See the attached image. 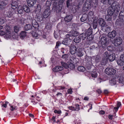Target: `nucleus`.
<instances>
[{"instance_id": "nucleus-59", "label": "nucleus", "mask_w": 124, "mask_h": 124, "mask_svg": "<svg viewBox=\"0 0 124 124\" xmlns=\"http://www.w3.org/2000/svg\"><path fill=\"white\" fill-rule=\"evenodd\" d=\"M107 50L109 51H111L112 50V47L110 46H108L107 47Z\"/></svg>"}, {"instance_id": "nucleus-49", "label": "nucleus", "mask_w": 124, "mask_h": 124, "mask_svg": "<svg viewBox=\"0 0 124 124\" xmlns=\"http://www.w3.org/2000/svg\"><path fill=\"white\" fill-rule=\"evenodd\" d=\"M69 61L72 62H74V61L76 59L75 58L73 57H71L70 58Z\"/></svg>"}, {"instance_id": "nucleus-17", "label": "nucleus", "mask_w": 124, "mask_h": 124, "mask_svg": "<svg viewBox=\"0 0 124 124\" xmlns=\"http://www.w3.org/2000/svg\"><path fill=\"white\" fill-rule=\"evenodd\" d=\"M37 7L38 8L39 7L40 8V9H38V8H37L36 10H35L34 11V13L36 15V16H39L40 15V11L41 10V6L40 5H38Z\"/></svg>"}, {"instance_id": "nucleus-52", "label": "nucleus", "mask_w": 124, "mask_h": 124, "mask_svg": "<svg viewBox=\"0 0 124 124\" xmlns=\"http://www.w3.org/2000/svg\"><path fill=\"white\" fill-rule=\"evenodd\" d=\"M9 16H13L14 13H15L14 11H9Z\"/></svg>"}, {"instance_id": "nucleus-39", "label": "nucleus", "mask_w": 124, "mask_h": 124, "mask_svg": "<svg viewBox=\"0 0 124 124\" xmlns=\"http://www.w3.org/2000/svg\"><path fill=\"white\" fill-rule=\"evenodd\" d=\"M69 55L68 54H66L63 55L62 56V58L64 59L65 60L68 59Z\"/></svg>"}, {"instance_id": "nucleus-14", "label": "nucleus", "mask_w": 124, "mask_h": 124, "mask_svg": "<svg viewBox=\"0 0 124 124\" xmlns=\"http://www.w3.org/2000/svg\"><path fill=\"white\" fill-rule=\"evenodd\" d=\"M121 62H124V54L121 55L120 57V60H117V63L118 65L121 66L122 64Z\"/></svg>"}, {"instance_id": "nucleus-58", "label": "nucleus", "mask_w": 124, "mask_h": 124, "mask_svg": "<svg viewBox=\"0 0 124 124\" xmlns=\"http://www.w3.org/2000/svg\"><path fill=\"white\" fill-rule=\"evenodd\" d=\"M70 1L69 0H68L67 1L66 4L67 6V7H68L69 6H70Z\"/></svg>"}, {"instance_id": "nucleus-24", "label": "nucleus", "mask_w": 124, "mask_h": 124, "mask_svg": "<svg viewBox=\"0 0 124 124\" xmlns=\"http://www.w3.org/2000/svg\"><path fill=\"white\" fill-rule=\"evenodd\" d=\"M26 35V32L24 31H22L20 34V36L22 39H23L25 38Z\"/></svg>"}, {"instance_id": "nucleus-44", "label": "nucleus", "mask_w": 124, "mask_h": 124, "mask_svg": "<svg viewBox=\"0 0 124 124\" xmlns=\"http://www.w3.org/2000/svg\"><path fill=\"white\" fill-rule=\"evenodd\" d=\"M110 83L112 85H115L116 83V81L115 79H112L110 81Z\"/></svg>"}, {"instance_id": "nucleus-50", "label": "nucleus", "mask_w": 124, "mask_h": 124, "mask_svg": "<svg viewBox=\"0 0 124 124\" xmlns=\"http://www.w3.org/2000/svg\"><path fill=\"white\" fill-rule=\"evenodd\" d=\"M92 2L94 4V5H97L98 3V0H92Z\"/></svg>"}, {"instance_id": "nucleus-28", "label": "nucleus", "mask_w": 124, "mask_h": 124, "mask_svg": "<svg viewBox=\"0 0 124 124\" xmlns=\"http://www.w3.org/2000/svg\"><path fill=\"white\" fill-rule=\"evenodd\" d=\"M22 7L20 6H18L17 8L18 13L19 14H22L23 13V10Z\"/></svg>"}, {"instance_id": "nucleus-36", "label": "nucleus", "mask_w": 124, "mask_h": 124, "mask_svg": "<svg viewBox=\"0 0 124 124\" xmlns=\"http://www.w3.org/2000/svg\"><path fill=\"white\" fill-rule=\"evenodd\" d=\"M61 64L62 66L65 68L67 69L69 68V64H67L66 63L63 62H61Z\"/></svg>"}, {"instance_id": "nucleus-16", "label": "nucleus", "mask_w": 124, "mask_h": 124, "mask_svg": "<svg viewBox=\"0 0 124 124\" xmlns=\"http://www.w3.org/2000/svg\"><path fill=\"white\" fill-rule=\"evenodd\" d=\"M77 50L76 52L77 56L80 57L83 55V54L82 52L81 49L79 48H77Z\"/></svg>"}, {"instance_id": "nucleus-2", "label": "nucleus", "mask_w": 124, "mask_h": 124, "mask_svg": "<svg viewBox=\"0 0 124 124\" xmlns=\"http://www.w3.org/2000/svg\"><path fill=\"white\" fill-rule=\"evenodd\" d=\"M116 71L115 70L111 68H107L105 70V73L109 75H114L116 73Z\"/></svg>"}, {"instance_id": "nucleus-34", "label": "nucleus", "mask_w": 124, "mask_h": 124, "mask_svg": "<svg viewBox=\"0 0 124 124\" xmlns=\"http://www.w3.org/2000/svg\"><path fill=\"white\" fill-rule=\"evenodd\" d=\"M93 26L94 29H96L98 23L97 21L94 20L93 23Z\"/></svg>"}, {"instance_id": "nucleus-37", "label": "nucleus", "mask_w": 124, "mask_h": 124, "mask_svg": "<svg viewBox=\"0 0 124 124\" xmlns=\"http://www.w3.org/2000/svg\"><path fill=\"white\" fill-rule=\"evenodd\" d=\"M78 70L81 71H83L85 70V68L83 66H80L77 68Z\"/></svg>"}, {"instance_id": "nucleus-13", "label": "nucleus", "mask_w": 124, "mask_h": 124, "mask_svg": "<svg viewBox=\"0 0 124 124\" xmlns=\"http://www.w3.org/2000/svg\"><path fill=\"white\" fill-rule=\"evenodd\" d=\"M7 5L6 2L2 1L0 3V11H2L6 8V6Z\"/></svg>"}, {"instance_id": "nucleus-60", "label": "nucleus", "mask_w": 124, "mask_h": 124, "mask_svg": "<svg viewBox=\"0 0 124 124\" xmlns=\"http://www.w3.org/2000/svg\"><path fill=\"white\" fill-rule=\"evenodd\" d=\"M68 93L69 94H71L72 93V90L71 89H69L67 91Z\"/></svg>"}, {"instance_id": "nucleus-22", "label": "nucleus", "mask_w": 124, "mask_h": 124, "mask_svg": "<svg viewBox=\"0 0 124 124\" xmlns=\"http://www.w3.org/2000/svg\"><path fill=\"white\" fill-rule=\"evenodd\" d=\"M23 9L26 13H29L30 12V10L29 8L27 6L25 5H24L23 6Z\"/></svg>"}, {"instance_id": "nucleus-8", "label": "nucleus", "mask_w": 124, "mask_h": 124, "mask_svg": "<svg viewBox=\"0 0 124 124\" xmlns=\"http://www.w3.org/2000/svg\"><path fill=\"white\" fill-rule=\"evenodd\" d=\"M116 33L115 31L113 30L111 32H109L108 34L107 37L110 41H111V38H114L116 35Z\"/></svg>"}, {"instance_id": "nucleus-47", "label": "nucleus", "mask_w": 124, "mask_h": 124, "mask_svg": "<svg viewBox=\"0 0 124 124\" xmlns=\"http://www.w3.org/2000/svg\"><path fill=\"white\" fill-rule=\"evenodd\" d=\"M72 26L75 29L77 30L78 29V24H73Z\"/></svg>"}, {"instance_id": "nucleus-62", "label": "nucleus", "mask_w": 124, "mask_h": 124, "mask_svg": "<svg viewBox=\"0 0 124 124\" xmlns=\"http://www.w3.org/2000/svg\"><path fill=\"white\" fill-rule=\"evenodd\" d=\"M119 16H124V11H121L120 12Z\"/></svg>"}, {"instance_id": "nucleus-32", "label": "nucleus", "mask_w": 124, "mask_h": 124, "mask_svg": "<svg viewBox=\"0 0 124 124\" xmlns=\"http://www.w3.org/2000/svg\"><path fill=\"white\" fill-rule=\"evenodd\" d=\"M117 105V107H115L114 108V110H115L116 112L118 110L119 108L121 105V102L118 101Z\"/></svg>"}, {"instance_id": "nucleus-19", "label": "nucleus", "mask_w": 124, "mask_h": 124, "mask_svg": "<svg viewBox=\"0 0 124 124\" xmlns=\"http://www.w3.org/2000/svg\"><path fill=\"white\" fill-rule=\"evenodd\" d=\"M108 58L110 61H113L115 59V56L114 54H109Z\"/></svg>"}, {"instance_id": "nucleus-7", "label": "nucleus", "mask_w": 124, "mask_h": 124, "mask_svg": "<svg viewBox=\"0 0 124 124\" xmlns=\"http://www.w3.org/2000/svg\"><path fill=\"white\" fill-rule=\"evenodd\" d=\"M122 42V40L121 38L117 37L114 39V45L116 46H118L121 44Z\"/></svg>"}, {"instance_id": "nucleus-4", "label": "nucleus", "mask_w": 124, "mask_h": 124, "mask_svg": "<svg viewBox=\"0 0 124 124\" xmlns=\"http://www.w3.org/2000/svg\"><path fill=\"white\" fill-rule=\"evenodd\" d=\"M78 35L79 33L77 31H71V33L67 34L66 37H69L70 39H72L73 37L77 36Z\"/></svg>"}, {"instance_id": "nucleus-53", "label": "nucleus", "mask_w": 124, "mask_h": 124, "mask_svg": "<svg viewBox=\"0 0 124 124\" xmlns=\"http://www.w3.org/2000/svg\"><path fill=\"white\" fill-rule=\"evenodd\" d=\"M101 2L104 4H106L107 3L108 0H101Z\"/></svg>"}, {"instance_id": "nucleus-3", "label": "nucleus", "mask_w": 124, "mask_h": 124, "mask_svg": "<svg viewBox=\"0 0 124 124\" xmlns=\"http://www.w3.org/2000/svg\"><path fill=\"white\" fill-rule=\"evenodd\" d=\"M120 7L119 3L116 1L111 5H110V8L114 10L115 11L116 10V13H118L119 12L118 10L120 9Z\"/></svg>"}, {"instance_id": "nucleus-23", "label": "nucleus", "mask_w": 124, "mask_h": 124, "mask_svg": "<svg viewBox=\"0 0 124 124\" xmlns=\"http://www.w3.org/2000/svg\"><path fill=\"white\" fill-rule=\"evenodd\" d=\"M89 9V6L88 4H86L83 8V11L85 13H86Z\"/></svg>"}, {"instance_id": "nucleus-31", "label": "nucleus", "mask_w": 124, "mask_h": 124, "mask_svg": "<svg viewBox=\"0 0 124 124\" xmlns=\"http://www.w3.org/2000/svg\"><path fill=\"white\" fill-rule=\"evenodd\" d=\"M5 37L7 38H9L11 36V34L10 31H7V32L5 33Z\"/></svg>"}, {"instance_id": "nucleus-12", "label": "nucleus", "mask_w": 124, "mask_h": 124, "mask_svg": "<svg viewBox=\"0 0 124 124\" xmlns=\"http://www.w3.org/2000/svg\"><path fill=\"white\" fill-rule=\"evenodd\" d=\"M99 25L102 26L104 27L106 24V23L104 19L101 18H100L98 20Z\"/></svg>"}, {"instance_id": "nucleus-6", "label": "nucleus", "mask_w": 124, "mask_h": 124, "mask_svg": "<svg viewBox=\"0 0 124 124\" xmlns=\"http://www.w3.org/2000/svg\"><path fill=\"white\" fill-rule=\"evenodd\" d=\"M109 54L108 52L106 51L103 54V57L102 61V64L104 65L106 64L108 59Z\"/></svg>"}, {"instance_id": "nucleus-42", "label": "nucleus", "mask_w": 124, "mask_h": 124, "mask_svg": "<svg viewBox=\"0 0 124 124\" xmlns=\"http://www.w3.org/2000/svg\"><path fill=\"white\" fill-rule=\"evenodd\" d=\"M95 61L96 63H97L99 62L100 60V57L99 56H95L94 57Z\"/></svg>"}, {"instance_id": "nucleus-63", "label": "nucleus", "mask_w": 124, "mask_h": 124, "mask_svg": "<svg viewBox=\"0 0 124 124\" xmlns=\"http://www.w3.org/2000/svg\"><path fill=\"white\" fill-rule=\"evenodd\" d=\"M65 87L64 86H59V87L58 88L60 90H63L65 89Z\"/></svg>"}, {"instance_id": "nucleus-45", "label": "nucleus", "mask_w": 124, "mask_h": 124, "mask_svg": "<svg viewBox=\"0 0 124 124\" xmlns=\"http://www.w3.org/2000/svg\"><path fill=\"white\" fill-rule=\"evenodd\" d=\"M114 0H108L107 3L109 5H112L115 1Z\"/></svg>"}, {"instance_id": "nucleus-57", "label": "nucleus", "mask_w": 124, "mask_h": 124, "mask_svg": "<svg viewBox=\"0 0 124 124\" xmlns=\"http://www.w3.org/2000/svg\"><path fill=\"white\" fill-rule=\"evenodd\" d=\"M5 33L2 30H0V35H3L5 34Z\"/></svg>"}, {"instance_id": "nucleus-55", "label": "nucleus", "mask_w": 124, "mask_h": 124, "mask_svg": "<svg viewBox=\"0 0 124 124\" xmlns=\"http://www.w3.org/2000/svg\"><path fill=\"white\" fill-rule=\"evenodd\" d=\"M69 108L70 110H76V109L75 107H73L72 106H71L69 107Z\"/></svg>"}, {"instance_id": "nucleus-51", "label": "nucleus", "mask_w": 124, "mask_h": 124, "mask_svg": "<svg viewBox=\"0 0 124 124\" xmlns=\"http://www.w3.org/2000/svg\"><path fill=\"white\" fill-rule=\"evenodd\" d=\"M76 110L77 111H78L80 109V108L79 107V105L77 104H75Z\"/></svg>"}, {"instance_id": "nucleus-40", "label": "nucleus", "mask_w": 124, "mask_h": 124, "mask_svg": "<svg viewBox=\"0 0 124 124\" xmlns=\"http://www.w3.org/2000/svg\"><path fill=\"white\" fill-rule=\"evenodd\" d=\"M86 33H87L89 36H90L92 33V29L91 28H89Z\"/></svg>"}, {"instance_id": "nucleus-21", "label": "nucleus", "mask_w": 124, "mask_h": 124, "mask_svg": "<svg viewBox=\"0 0 124 124\" xmlns=\"http://www.w3.org/2000/svg\"><path fill=\"white\" fill-rule=\"evenodd\" d=\"M50 10L49 8H48L47 9H45L44 12L43 16H49L50 14Z\"/></svg>"}, {"instance_id": "nucleus-18", "label": "nucleus", "mask_w": 124, "mask_h": 124, "mask_svg": "<svg viewBox=\"0 0 124 124\" xmlns=\"http://www.w3.org/2000/svg\"><path fill=\"white\" fill-rule=\"evenodd\" d=\"M11 5L12 8L14 9L18 7L17 3L15 1H12Z\"/></svg>"}, {"instance_id": "nucleus-27", "label": "nucleus", "mask_w": 124, "mask_h": 124, "mask_svg": "<svg viewBox=\"0 0 124 124\" xmlns=\"http://www.w3.org/2000/svg\"><path fill=\"white\" fill-rule=\"evenodd\" d=\"M32 28V27L30 24H26L25 26L24 29L25 30H28L31 29Z\"/></svg>"}, {"instance_id": "nucleus-46", "label": "nucleus", "mask_w": 124, "mask_h": 124, "mask_svg": "<svg viewBox=\"0 0 124 124\" xmlns=\"http://www.w3.org/2000/svg\"><path fill=\"white\" fill-rule=\"evenodd\" d=\"M5 20L3 18H0V24H2L4 23L5 22Z\"/></svg>"}, {"instance_id": "nucleus-9", "label": "nucleus", "mask_w": 124, "mask_h": 124, "mask_svg": "<svg viewBox=\"0 0 124 124\" xmlns=\"http://www.w3.org/2000/svg\"><path fill=\"white\" fill-rule=\"evenodd\" d=\"M77 48L78 47H77L74 45L71 46L70 47V52L72 54H75L76 52H77Z\"/></svg>"}, {"instance_id": "nucleus-5", "label": "nucleus", "mask_w": 124, "mask_h": 124, "mask_svg": "<svg viewBox=\"0 0 124 124\" xmlns=\"http://www.w3.org/2000/svg\"><path fill=\"white\" fill-rule=\"evenodd\" d=\"M101 41L102 44L105 45L106 46H108L110 41L108 37H101Z\"/></svg>"}, {"instance_id": "nucleus-11", "label": "nucleus", "mask_w": 124, "mask_h": 124, "mask_svg": "<svg viewBox=\"0 0 124 124\" xmlns=\"http://www.w3.org/2000/svg\"><path fill=\"white\" fill-rule=\"evenodd\" d=\"M67 37L62 41V43L64 45H68L70 44V42H72L71 39H70L69 37Z\"/></svg>"}, {"instance_id": "nucleus-35", "label": "nucleus", "mask_w": 124, "mask_h": 124, "mask_svg": "<svg viewBox=\"0 0 124 124\" xmlns=\"http://www.w3.org/2000/svg\"><path fill=\"white\" fill-rule=\"evenodd\" d=\"M69 68H70L71 69H73L75 68V66L72 63L70 62L68 63Z\"/></svg>"}, {"instance_id": "nucleus-61", "label": "nucleus", "mask_w": 124, "mask_h": 124, "mask_svg": "<svg viewBox=\"0 0 124 124\" xmlns=\"http://www.w3.org/2000/svg\"><path fill=\"white\" fill-rule=\"evenodd\" d=\"M88 16H93V12L92 11H90L89 12Z\"/></svg>"}, {"instance_id": "nucleus-25", "label": "nucleus", "mask_w": 124, "mask_h": 124, "mask_svg": "<svg viewBox=\"0 0 124 124\" xmlns=\"http://www.w3.org/2000/svg\"><path fill=\"white\" fill-rule=\"evenodd\" d=\"M32 36L34 37H39V35H38L36 32V30H34L33 31H32L31 32Z\"/></svg>"}, {"instance_id": "nucleus-48", "label": "nucleus", "mask_w": 124, "mask_h": 124, "mask_svg": "<svg viewBox=\"0 0 124 124\" xmlns=\"http://www.w3.org/2000/svg\"><path fill=\"white\" fill-rule=\"evenodd\" d=\"M37 20L39 21H41L43 20L42 16H36Z\"/></svg>"}, {"instance_id": "nucleus-41", "label": "nucleus", "mask_w": 124, "mask_h": 124, "mask_svg": "<svg viewBox=\"0 0 124 124\" xmlns=\"http://www.w3.org/2000/svg\"><path fill=\"white\" fill-rule=\"evenodd\" d=\"M87 18V16H82L80 18V20L81 21L83 22L85 21Z\"/></svg>"}, {"instance_id": "nucleus-33", "label": "nucleus", "mask_w": 124, "mask_h": 124, "mask_svg": "<svg viewBox=\"0 0 124 124\" xmlns=\"http://www.w3.org/2000/svg\"><path fill=\"white\" fill-rule=\"evenodd\" d=\"M20 27L19 26H16L14 27V30L16 33H17L19 31Z\"/></svg>"}, {"instance_id": "nucleus-38", "label": "nucleus", "mask_w": 124, "mask_h": 124, "mask_svg": "<svg viewBox=\"0 0 124 124\" xmlns=\"http://www.w3.org/2000/svg\"><path fill=\"white\" fill-rule=\"evenodd\" d=\"M110 29V27L108 26H106V27L104 26L103 28L104 31L107 32L109 31Z\"/></svg>"}, {"instance_id": "nucleus-43", "label": "nucleus", "mask_w": 124, "mask_h": 124, "mask_svg": "<svg viewBox=\"0 0 124 124\" xmlns=\"http://www.w3.org/2000/svg\"><path fill=\"white\" fill-rule=\"evenodd\" d=\"M10 109L11 111H13L16 110L17 109V108L16 106H13L10 105Z\"/></svg>"}, {"instance_id": "nucleus-29", "label": "nucleus", "mask_w": 124, "mask_h": 124, "mask_svg": "<svg viewBox=\"0 0 124 124\" xmlns=\"http://www.w3.org/2000/svg\"><path fill=\"white\" fill-rule=\"evenodd\" d=\"M72 16H66L64 18V20L65 21L68 22L72 19Z\"/></svg>"}, {"instance_id": "nucleus-56", "label": "nucleus", "mask_w": 124, "mask_h": 124, "mask_svg": "<svg viewBox=\"0 0 124 124\" xmlns=\"http://www.w3.org/2000/svg\"><path fill=\"white\" fill-rule=\"evenodd\" d=\"M97 73H92V77L94 78H96L97 76Z\"/></svg>"}, {"instance_id": "nucleus-15", "label": "nucleus", "mask_w": 124, "mask_h": 124, "mask_svg": "<svg viewBox=\"0 0 124 124\" xmlns=\"http://www.w3.org/2000/svg\"><path fill=\"white\" fill-rule=\"evenodd\" d=\"M63 69V67L62 66H56L55 68L53 69V71L55 72H57L59 71H61Z\"/></svg>"}, {"instance_id": "nucleus-1", "label": "nucleus", "mask_w": 124, "mask_h": 124, "mask_svg": "<svg viewBox=\"0 0 124 124\" xmlns=\"http://www.w3.org/2000/svg\"><path fill=\"white\" fill-rule=\"evenodd\" d=\"M53 9L56 10V11L58 12V13L61 11L62 8V4L59 3H57L56 2H55L53 3Z\"/></svg>"}, {"instance_id": "nucleus-30", "label": "nucleus", "mask_w": 124, "mask_h": 124, "mask_svg": "<svg viewBox=\"0 0 124 124\" xmlns=\"http://www.w3.org/2000/svg\"><path fill=\"white\" fill-rule=\"evenodd\" d=\"M81 38L80 36L75 37L74 39V41L76 43H79L80 41Z\"/></svg>"}, {"instance_id": "nucleus-10", "label": "nucleus", "mask_w": 124, "mask_h": 124, "mask_svg": "<svg viewBox=\"0 0 124 124\" xmlns=\"http://www.w3.org/2000/svg\"><path fill=\"white\" fill-rule=\"evenodd\" d=\"M37 0H26L28 5L29 7H32L36 3Z\"/></svg>"}, {"instance_id": "nucleus-20", "label": "nucleus", "mask_w": 124, "mask_h": 124, "mask_svg": "<svg viewBox=\"0 0 124 124\" xmlns=\"http://www.w3.org/2000/svg\"><path fill=\"white\" fill-rule=\"evenodd\" d=\"M110 8L107 11V16H112L114 13L115 10L112 9H110Z\"/></svg>"}, {"instance_id": "nucleus-64", "label": "nucleus", "mask_w": 124, "mask_h": 124, "mask_svg": "<svg viewBox=\"0 0 124 124\" xmlns=\"http://www.w3.org/2000/svg\"><path fill=\"white\" fill-rule=\"evenodd\" d=\"M99 113L100 114L103 115L104 114L105 112L101 110L100 111Z\"/></svg>"}, {"instance_id": "nucleus-26", "label": "nucleus", "mask_w": 124, "mask_h": 124, "mask_svg": "<svg viewBox=\"0 0 124 124\" xmlns=\"http://www.w3.org/2000/svg\"><path fill=\"white\" fill-rule=\"evenodd\" d=\"M88 35L87 33H83L80 35V37L83 39L84 40L88 36H89Z\"/></svg>"}, {"instance_id": "nucleus-54", "label": "nucleus", "mask_w": 124, "mask_h": 124, "mask_svg": "<svg viewBox=\"0 0 124 124\" xmlns=\"http://www.w3.org/2000/svg\"><path fill=\"white\" fill-rule=\"evenodd\" d=\"M61 44V43H60L58 41L57 42L55 46V48H57L58 47V46L60 45Z\"/></svg>"}]
</instances>
